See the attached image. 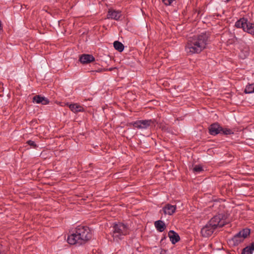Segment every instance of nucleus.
Segmentation results:
<instances>
[{"label": "nucleus", "mask_w": 254, "mask_h": 254, "mask_svg": "<svg viewBox=\"0 0 254 254\" xmlns=\"http://www.w3.org/2000/svg\"><path fill=\"white\" fill-rule=\"evenodd\" d=\"M79 237L82 244H85L91 238L92 234L89 227L85 226H78L74 230Z\"/></svg>", "instance_id": "20e7f679"}, {"label": "nucleus", "mask_w": 254, "mask_h": 254, "mask_svg": "<svg viewBox=\"0 0 254 254\" xmlns=\"http://www.w3.org/2000/svg\"><path fill=\"white\" fill-rule=\"evenodd\" d=\"M114 48L120 52L123 51L124 49V45L118 41H116L114 42Z\"/></svg>", "instance_id": "f3484780"}, {"label": "nucleus", "mask_w": 254, "mask_h": 254, "mask_svg": "<svg viewBox=\"0 0 254 254\" xmlns=\"http://www.w3.org/2000/svg\"><path fill=\"white\" fill-rule=\"evenodd\" d=\"M80 238H79L78 236H77V235L76 233L75 232V231H74V232L72 234L68 236L67 242L70 245H82V242H81V241H80V240H78Z\"/></svg>", "instance_id": "6e6552de"}, {"label": "nucleus", "mask_w": 254, "mask_h": 254, "mask_svg": "<svg viewBox=\"0 0 254 254\" xmlns=\"http://www.w3.org/2000/svg\"><path fill=\"white\" fill-rule=\"evenodd\" d=\"M162 210L165 214L171 215L175 212L176 206V205L167 204L163 207Z\"/></svg>", "instance_id": "9b49d317"}, {"label": "nucleus", "mask_w": 254, "mask_h": 254, "mask_svg": "<svg viewBox=\"0 0 254 254\" xmlns=\"http://www.w3.org/2000/svg\"><path fill=\"white\" fill-rule=\"evenodd\" d=\"M249 247H250V249L252 251V252L254 251V242L252 243L250 246H248Z\"/></svg>", "instance_id": "b1692460"}, {"label": "nucleus", "mask_w": 254, "mask_h": 254, "mask_svg": "<svg viewBox=\"0 0 254 254\" xmlns=\"http://www.w3.org/2000/svg\"><path fill=\"white\" fill-rule=\"evenodd\" d=\"M154 225L156 230L160 232H162L166 228L165 224L162 220H157L155 221Z\"/></svg>", "instance_id": "2eb2a0df"}, {"label": "nucleus", "mask_w": 254, "mask_h": 254, "mask_svg": "<svg viewBox=\"0 0 254 254\" xmlns=\"http://www.w3.org/2000/svg\"><path fill=\"white\" fill-rule=\"evenodd\" d=\"M153 124L152 120H138L132 123L134 127L141 129H147Z\"/></svg>", "instance_id": "0eeeda50"}, {"label": "nucleus", "mask_w": 254, "mask_h": 254, "mask_svg": "<svg viewBox=\"0 0 254 254\" xmlns=\"http://www.w3.org/2000/svg\"><path fill=\"white\" fill-rule=\"evenodd\" d=\"M244 92L246 94L254 93V83L247 85L246 86Z\"/></svg>", "instance_id": "a211bd4d"}, {"label": "nucleus", "mask_w": 254, "mask_h": 254, "mask_svg": "<svg viewBox=\"0 0 254 254\" xmlns=\"http://www.w3.org/2000/svg\"><path fill=\"white\" fill-rule=\"evenodd\" d=\"M121 16V12L115 10L110 9L107 14L108 19H113L118 20Z\"/></svg>", "instance_id": "ddd939ff"}, {"label": "nucleus", "mask_w": 254, "mask_h": 254, "mask_svg": "<svg viewBox=\"0 0 254 254\" xmlns=\"http://www.w3.org/2000/svg\"><path fill=\"white\" fill-rule=\"evenodd\" d=\"M250 234V230L249 229H244L237 233L232 238L230 242L233 245L237 246L242 243Z\"/></svg>", "instance_id": "423d86ee"}, {"label": "nucleus", "mask_w": 254, "mask_h": 254, "mask_svg": "<svg viewBox=\"0 0 254 254\" xmlns=\"http://www.w3.org/2000/svg\"><path fill=\"white\" fill-rule=\"evenodd\" d=\"M69 109L74 113L83 112L84 109L81 106L77 104H71L68 105Z\"/></svg>", "instance_id": "dca6fc26"}, {"label": "nucleus", "mask_w": 254, "mask_h": 254, "mask_svg": "<svg viewBox=\"0 0 254 254\" xmlns=\"http://www.w3.org/2000/svg\"><path fill=\"white\" fill-rule=\"evenodd\" d=\"M33 102L36 104H42V105H47L49 103L48 99L41 95H36L33 98Z\"/></svg>", "instance_id": "f8f14e48"}, {"label": "nucleus", "mask_w": 254, "mask_h": 254, "mask_svg": "<svg viewBox=\"0 0 254 254\" xmlns=\"http://www.w3.org/2000/svg\"><path fill=\"white\" fill-rule=\"evenodd\" d=\"M79 60L82 64H87L94 62L95 58L91 55L82 54L80 56Z\"/></svg>", "instance_id": "9d476101"}, {"label": "nucleus", "mask_w": 254, "mask_h": 254, "mask_svg": "<svg viewBox=\"0 0 254 254\" xmlns=\"http://www.w3.org/2000/svg\"><path fill=\"white\" fill-rule=\"evenodd\" d=\"M168 236L172 244H175L178 242L180 240L179 235L173 230H170L168 233Z\"/></svg>", "instance_id": "4468645a"}, {"label": "nucleus", "mask_w": 254, "mask_h": 254, "mask_svg": "<svg viewBox=\"0 0 254 254\" xmlns=\"http://www.w3.org/2000/svg\"><path fill=\"white\" fill-rule=\"evenodd\" d=\"M235 26L237 28H242L244 31L254 35V24L249 21L247 18H240L235 22Z\"/></svg>", "instance_id": "39448f33"}, {"label": "nucleus", "mask_w": 254, "mask_h": 254, "mask_svg": "<svg viewBox=\"0 0 254 254\" xmlns=\"http://www.w3.org/2000/svg\"><path fill=\"white\" fill-rule=\"evenodd\" d=\"M176 1V0H162V2L166 6H170L171 5L174 1Z\"/></svg>", "instance_id": "4be33fe9"}, {"label": "nucleus", "mask_w": 254, "mask_h": 254, "mask_svg": "<svg viewBox=\"0 0 254 254\" xmlns=\"http://www.w3.org/2000/svg\"><path fill=\"white\" fill-rule=\"evenodd\" d=\"M203 171V168L202 166L200 165H196L193 168V171L194 172L198 173Z\"/></svg>", "instance_id": "412c9836"}, {"label": "nucleus", "mask_w": 254, "mask_h": 254, "mask_svg": "<svg viewBox=\"0 0 254 254\" xmlns=\"http://www.w3.org/2000/svg\"><path fill=\"white\" fill-rule=\"evenodd\" d=\"M221 127L218 123H214L209 127V132L211 135H216L221 133Z\"/></svg>", "instance_id": "1a4fd4ad"}, {"label": "nucleus", "mask_w": 254, "mask_h": 254, "mask_svg": "<svg viewBox=\"0 0 254 254\" xmlns=\"http://www.w3.org/2000/svg\"><path fill=\"white\" fill-rule=\"evenodd\" d=\"M228 222L227 216L223 214H219L212 218L208 223L201 230L202 236L208 237L214 232L217 228H221Z\"/></svg>", "instance_id": "f03ea898"}, {"label": "nucleus", "mask_w": 254, "mask_h": 254, "mask_svg": "<svg viewBox=\"0 0 254 254\" xmlns=\"http://www.w3.org/2000/svg\"><path fill=\"white\" fill-rule=\"evenodd\" d=\"M112 236L114 240L118 241L122 238V236L128 233V228L122 223L114 224L112 228Z\"/></svg>", "instance_id": "7ed1b4c3"}, {"label": "nucleus", "mask_w": 254, "mask_h": 254, "mask_svg": "<svg viewBox=\"0 0 254 254\" xmlns=\"http://www.w3.org/2000/svg\"><path fill=\"white\" fill-rule=\"evenodd\" d=\"M27 143L33 148H35L37 147V145L34 141L29 140L27 141Z\"/></svg>", "instance_id": "5701e85b"}, {"label": "nucleus", "mask_w": 254, "mask_h": 254, "mask_svg": "<svg viewBox=\"0 0 254 254\" xmlns=\"http://www.w3.org/2000/svg\"><path fill=\"white\" fill-rule=\"evenodd\" d=\"M221 133L225 135H229L233 133L232 131L229 128H223L221 127Z\"/></svg>", "instance_id": "6ab92c4d"}, {"label": "nucleus", "mask_w": 254, "mask_h": 254, "mask_svg": "<svg viewBox=\"0 0 254 254\" xmlns=\"http://www.w3.org/2000/svg\"><path fill=\"white\" fill-rule=\"evenodd\" d=\"M253 252L250 249V247H249L248 246L245 248L242 252V254H252Z\"/></svg>", "instance_id": "aec40b11"}, {"label": "nucleus", "mask_w": 254, "mask_h": 254, "mask_svg": "<svg viewBox=\"0 0 254 254\" xmlns=\"http://www.w3.org/2000/svg\"><path fill=\"white\" fill-rule=\"evenodd\" d=\"M208 38L209 34L206 32L190 37L185 46V51L189 55L200 53L206 48Z\"/></svg>", "instance_id": "f257e3e1"}]
</instances>
